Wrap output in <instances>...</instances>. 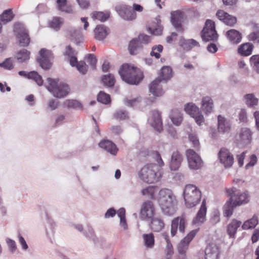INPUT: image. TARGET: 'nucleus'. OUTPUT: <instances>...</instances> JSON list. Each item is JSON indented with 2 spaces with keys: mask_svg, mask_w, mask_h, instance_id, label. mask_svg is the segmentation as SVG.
I'll list each match as a JSON object with an SVG mask.
<instances>
[{
  "mask_svg": "<svg viewBox=\"0 0 259 259\" xmlns=\"http://www.w3.org/2000/svg\"><path fill=\"white\" fill-rule=\"evenodd\" d=\"M226 191L230 196V198L224 205V215L230 217L235 207L246 203L249 201V196L247 192H241L235 187L227 189Z\"/></svg>",
  "mask_w": 259,
  "mask_h": 259,
  "instance_id": "f257e3e1",
  "label": "nucleus"
},
{
  "mask_svg": "<svg viewBox=\"0 0 259 259\" xmlns=\"http://www.w3.org/2000/svg\"><path fill=\"white\" fill-rule=\"evenodd\" d=\"M158 202L164 214L171 215L176 211L177 201L170 189L164 188L159 191Z\"/></svg>",
  "mask_w": 259,
  "mask_h": 259,
  "instance_id": "f03ea898",
  "label": "nucleus"
},
{
  "mask_svg": "<svg viewBox=\"0 0 259 259\" xmlns=\"http://www.w3.org/2000/svg\"><path fill=\"white\" fill-rule=\"evenodd\" d=\"M119 73L123 81L131 84H138L143 77L141 70L131 64H123Z\"/></svg>",
  "mask_w": 259,
  "mask_h": 259,
  "instance_id": "7ed1b4c3",
  "label": "nucleus"
},
{
  "mask_svg": "<svg viewBox=\"0 0 259 259\" xmlns=\"http://www.w3.org/2000/svg\"><path fill=\"white\" fill-rule=\"evenodd\" d=\"M183 196L186 206L188 208H191L200 202L201 198V192L195 185L188 184L186 185L185 187Z\"/></svg>",
  "mask_w": 259,
  "mask_h": 259,
  "instance_id": "20e7f679",
  "label": "nucleus"
},
{
  "mask_svg": "<svg viewBox=\"0 0 259 259\" xmlns=\"http://www.w3.org/2000/svg\"><path fill=\"white\" fill-rule=\"evenodd\" d=\"M47 81L48 84L46 88L54 97H64L69 95L70 89L67 84L59 83L58 80L50 77L47 78Z\"/></svg>",
  "mask_w": 259,
  "mask_h": 259,
  "instance_id": "39448f33",
  "label": "nucleus"
},
{
  "mask_svg": "<svg viewBox=\"0 0 259 259\" xmlns=\"http://www.w3.org/2000/svg\"><path fill=\"white\" fill-rule=\"evenodd\" d=\"M157 166L154 164H149L144 166L140 170L139 176L144 182L152 183L157 181L156 170Z\"/></svg>",
  "mask_w": 259,
  "mask_h": 259,
  "instance_id": "423d86ee",
  "label": "nucleus"
},
{
  "mask_svg": "<svg viewBox=\"0 0 259 259\" xmlns=\"http://www.w3.org/2000/svg\"><path fill=\"white\" fill-rule=\"evenodd\" d=\"M201 37L205 41H215L218 39V35L215 30L214 23L210 20H207L205 26L202 31Z\"/></svg>",
  "mask_w": 259,
  "mask_h": 259,
  "instance_id": "0eeeda50",
  "label": "nucleus"
},
{
  "mask_svg": "<svg viewBox=\"0 0 259 259\" xmlns=\"http://www.w3.org/2000/svg\"><path fill=\"white\" fill-rule=\"evenodd\" d=\"M14 31L21 46L25 47L29 45L30 38L23 24L20 23H16L14 27Z\"/></svg>",
  "mask_w": 259,
  "mask_h": 259,
  "instance_id": "6e6552de",
  "label": "nucleus"
},
{
  "mask_svg": "<svg viewBox=\"0 0 259 259\" xmlns=\"http://www.w3.org/2000/svg\"><path fill=\"white\" fill-rule=\"evenodd\" d=\"M186 112L194 118L197 124L200 125L204 122V118L199 108L194 104L189 103L185 105Z\"/></svg>",
  "mask_w": 259,
  "mask_h": 259,
  "instance_id": "1a4fd4ad",
  "label": "nucleus"
},
{
  "mask_svg": "<svg viewBox=\"0 0 259 259\" xmlns=\"http://www.w3.org/2000/svg\"><path fill=\"white\" fill-rule=\"evenodd\" d=\"M187 225L185 217L183 215L175 218L171 222V235L174 236L179 231L180 233H184Z\"/></svg>",
  "mask_w": 259,
  "mask_h": 259,
  "instance_id": "9d476101",
  "label": "nucleus"
},
{
  "mask_svg": "<svg viewBox=\"0 0 259 259\" xmlns=\"http://www.w3.org/2000/svg\"><path fill=\"white\" fill-rule=\"evenodd\" d=\"M186 155L190 168L198 169L202 166V161L201 158L193 150H187Z\"/></svg>",
  "mask_w": 259,
  "mask_h": 259,
  "instance_id": "9b49d317",
  "label": "nucleus"
},
{
  "mask_svg": "<svg viewBox=\"0 0 259 259\" xmlns=\"http://www.w3.org/2000/svg\"><path fill=\"white\" fill-rule=\"evenodd\" d=\"M116 11L119 16L123 20L131 21L137 18L136 13L133 11L131 7L127 5H121L116 7Z\"/></svg>",
  "mask_w": 259,
  "mask_h": 259,
  "instance_id": "f8f14e48",
  "label": "nucleus"
},
{
  "mask_svg": "<svg viewBox=\"0 0 259 259\" xmlns=\"http://www.w3.org/2000/svg\"><path fill=\"white\" fill-rule=\"evenodd\" d=\"M53 56L50 51L45 49L40 50L39 56L37 58V61L43 69H48L50 68Z\"/></svg>",
  "mask_w": 259,
  "mask_h": 259,
  "instance_id": "ddd939ff",
  "label": "nucleus"
},
{
  "mask_svg": "<svg viewBox=\"0 0 259 259\" xmlns=\"http://www.w3.org/2000/svg\"><path fill=\"white\" fill-rule=\"evenodd\" d=\"M221 163L227 168L231 167L234 163V157L230 151L226 148H222L218 153Z\"/></svg>",
  "mask_w": 259,
  "mask_h": 259,
  "instance_id": "4468645a",
  "label": "nucleus"
},
{
  "mask_svg": "<svg viewBox=\"0 0 259 259\" xmlns=\"http://www.w3.org/2000/svg\"><path fill=\"white\" fill-rule=\"evenodd\" d=\"M149 124L157 132L162 131V121L161 113L157 110L151 112V116L148 119Z\"/></svg>",
  "mask_w": 259,
  "mask_h": 259,
  "instance_id": "2eb2a0df",
  "label": "nucleus"
},
{
  "mask_svg": "<svg viewBox=\"0 0 259 259\" xmlns=\"http://www.w3.org/2000/svg\"><path fill=\"white\" fill-rule=\"evenodd\" d=\"M252 139V132L247 127L240 129L236 136V140L238 144L246 145L250 143Z\"/></svg>",
  "mask_w": 259,
  "mask_h": 259,
  "instance_id": "dca6fc26",
  "label": "nucleus"
},
{
  "mask_svg": "<svg viewBox=\"0 0 259 259\" xmlns=\"http://www.w3.org/2000/svg\"><path fill=\"white\" fill-rule=\"evenodd\" d=\"M198 232L197 230H193L181 241L178 245V250L179 253L183 254L188 248L189 243L192 240Z\"/></svg>",
  "mask_w": 259,
  "mask_h": 259,
  "instance_id": "f3484780",
  "label": "nucleus"
},
{
  "mask_svg": "<svg viewBox=\"0 0 259 259\" xmlns=\"http://www.w3.org/2000/svg\"><path fill=\"white\" fill-rule=\"evenodd\" d=\"M155 208L153 203L150 201L145 202L141 209V215L143 219L149 220L154 217Z\"/></svg>",
  "mask_w": 259,
  "mask_h": 259,
  "instance_id": "a211bd4d",
  "label": "nucleus"
},
{
  "mask_svg": "<svg viewBox=\"0 0 259 259\" xmlns=\"http://www.w3.org/2000/svg\"><path fill=\"white\" fill-rule=\"evenodd\" d=\"M171 22L175 28L178 30L181 31L182 23L184 20V13L180 10L171 12Z\"/></svg>",
  "mask_w": 259,
  "mask_h": 259,
  "instance_id": "6ab92c4d",
  "label": "nucleus"
},
{
  "mask_svg": "<svg viewBox=\"0 0 259 259\" xmlns=\"http://www.w3.org/2000/svg\"><path fill=\"white\" fill-rule=\"evenodd\" d=\"M216 16L220 20L223 21L227 25L233 26L236 23L237 19L235 17L223 10L218 11Z\"/></svg>",
  "mask_w": 259,
  "mask_h": 259,
  "instance_id": "aec40b11",
  "label": "nucleus"
},
{
  "mask_svg": "<svg viewBox=\"0 0 259 259\" xmlns=\"http://www.w3.org/2000/svg\"><path fill=\"white\" fill-rule=\"evenodd\" d=\"M231 127L230 120L221 115L218 116V131L219 133H228L231 130Z\"/></svg>",
  "mask_w": 259,
  "mask_h": 259,
  "instance_id": "412c9836",
  "label": "nucleus"
},
{
  "mask_svg": "<svg viewBox=\"0 0 259 259\" xmlns=\"http://www.w3.org/2000/svg\"><path fill=\"white\" fill-rule=\"evenodd\" d=\"M161 79L159 77L156 78L149 85V91L152 95L158 97L163 95L164 91L160 84Z\"/></svg>",
  "mask_w": 259,
  "mask_h": 259,
  "instance_id": "4be33fe9",
  "label": "nucleus"
},
{
  "mask_svg": "<svg viewBox=\"0 0 259 259\" xmlns=\"http://www.w3.org/2000/svg\"><path fill=\"white\" fill-rule=\"evenodd\" d=\"M207 211L206 202L203 199L201 207L198 210L196 216L193 219L192 224L194 225H199L202 224L205 220V215Z\"/></svg>",
  "mask_w": 259,
  "mask_h": 259,
  "instance_id": "5701e85b",
  "label": "nucleus"
},
{
  "mask_svg": "<svg viewBox=\"0 0 259 259\" xmlns=\"http://www.w3.org/2000/svg\"><path fill=\"white\" fill-rule=\"evenodd\" d=\"M182 161V155L178 151L174 152L171 156L169 166L170 169L172 170H178L180 167Z\"/></svg>",
  "mask_w": 259,
  "mask_h": 259,
  "instance_id": "b1692460",
  "label": "nucleus"
},
{
  "mask_svg": "<svg viewBox=\"0 0 259 259\" xmlns=\"http://www.w3.org/2000/svg\"><path fill=\"white\" fill-rule=\"evenodd\" d=\"M99 146L100 148L104 149L112 155H115L118 151L116 145L111 141L108 140L101 141L99 144Z\"/></svg>",
  "mask_w": 259,
  "mask_h": 259,
  "instance_id": "393cba45",
  "label": "nucleus"
},
{
  "mask_svg": "<svg viewBox=\"0 0 259 259\" xmlns=\"http://www.w3.org/2000/svg\"><path fill=\"white\" fill-rule=\"evenodd\" d=\"M226 35L228 39L232 44L239 43L242 38L241 33L235 29H230L227 31Z\"/></svg>",
  "mask_w": 259,
  "mask_h": 259,
  "instance_id": "a878e982",
  "label": "nucleus"
},
{
  "mask_svg": "<svg viewBox=\"0 0 259 259\" xmlns=\"http://www.w3.org/2000/svg\"><path fill=\"white\" fill-rule=\"evenodd\" d=\"M95 38L99 40H103L109 33V29L103 25L97 26L94 30Z\"/></svg>",
  "mask_w": 259,
  "mask_h": 259,
  "instance_id": "bb28decb",
  "label": "nucleus"
},
{
  "mask_svg": "<svg viewBox=\"0 0 259 259\" xmlns=\"http://www.w3.org/2000/svg\"><path fill=\"white\" fill-rule=\"evenodd\" d=\"M149 226L151 229L155 232L161 231L164 226L163 221L160 218L153 217L150 220Z\"/></svg>",
  "mask_w": 259,
  "mask_h": 259,
  "instance_id": "cd10ccee",
  "label": "nucleus"
},
{
  "mask_svg": "<svg viewBox=\"0 0 259 259\" xmlns=\"http://www.w3.org/2000/svg\"><path fill=\"white\" fill-rule=\"evenodd\" d=\"M67 36L77 44L82 41V35L79 30L70 28L68 30Z\"/></svg>",
  "mask_w": 259,
  "mask_h": 259,
  "instance_id": "c85d7f7f",
  "label": "nucleus"
},
{
  "mask_svg": "<svg viewBox=\"0 0 259 259\" xmlns=\"http://www.w3.org/2000/svg\"><path fill=\"white\" fill-rule=\"evenodd\" d=\"M201 108L206 114L212 112L213 109V103L211 98H202Z\"/></svg>",
  "mask_w": 259,
  "mask_h": 259,
  "instance_id": "c756f323",
  "label": "nucleus"
},
{
  "mask_svg": "<svg viewBox=\"0 0 259 259\" xmlns=\"http://www.w3.org/2000/svg\"><path fill=\"white\" fill-rule=\"evenodd\" d=\"M169 118L172 123L177 126L179 125L183 120L182 113L178 109H174L171 110Z\"/></svg>",
  "mask_w": 259,
  "mask_h": 259,
  "instance_id": "7c9ffc66",
  "label": "nucleus"
},
{
  "mask_svg": "<svg viewBox=\"0 0 259 259\" xmlns=\"http://www.w3.org/2000/svg\"><path fill=\"white\" fill-rule=\"evenodd\" d=\"M160 22L161 21L159 17L155 19L153 25L149 28L151 33L155 35H159L162 34L163 27L160 24Z\"/></svg>",
  "mask_w": 259,
  "mask_h": 259,
  "instance_id": "2f4dec72",
  "label": "nucleus"
},
{
  "mask_svg": "<svg viewBox=\"0 0 259 259\" xmlns=\"http://www.w3.org/2000/svg\"><path fill=\"white\" fill-rule=\"evenodd\" d=\"M172 77V70L169 66H163L161 69L160 76L159 77L161 80L167 82Z\"/></svg>",
  "mask_w": 259,
  "mask_h": 259,
  "instance_id": "473e14b6",
  "label": "nucleus"
},
{
  "mask_svg": "<svg viewBox=\"0 0 259 259\" xmlns=\"http://www.w3.org/2000/svg\"><path fill=\"white\" fill-rule=\"evenodd\" d=\"M252 49V45L247 42L242 44L239 46L238 49V53L242 56H247L251 54Z\"/></svg>",
  "mask_w": 259,
  "mask_h": 259,
  "instance_id": "72a5a7b5",
  "label": "nucleus"
},
{
  "mask_svg": "<svg viewBox=\"0 0 259 259\" xmlns=\"http://www.w3.org/2000/svg\"><path fill=\"white\" fill-rule=\"evenodd\" d=\"M91 18L94 20H99L101 22H105L110 17V12H94L91 15Z\"/></svg>",
  "mask_w": 259,
  "mask_h": 259,
  "instance_id": "f704fd0d",
  "label": "nucleus"
},
{
  "mask_svg": "<svg viewBox=\"0 0 259 259\" xmlns=\"http://www.w3.org/2000/svg\"><path fill=\"white\" fill-rule=\"evenodd\" d=\"M241 222L236 220H233L228 225L227 232L231 237H234L237 229L241 225Z\"/></svg>",
  "mask_w": 259,
  "mask_h": 259,
  "instance_id": "c9c22d12",
  "label": "nucleus"
},
{
  "mask_svg": "<svg viewBox=\"0 0 259 259\" xmlns=\"http://www.w3.org/2000/svg\"><path fill=\"white\" fill-rule=\"evenodd\" d=\"M14 15L12 9L5 10L3 14L0 15V21L4 24H5L12 21Z\"/></svg>",
  "mask_w": 259,
  "mask_h": 259,
  "instance_id": "e433bc0d",
  "label": "nucleus"
},
{
  "mask_svg": "<svg viewBox=\"0 0 259 259\" xmlns=\"http://www.w3.org/2000/svg\"><path fill=\"white\" fill-rule=\"evenodd\" d=\"M142 48L138 40L134 39L130 41L128 46V50L131 55L136 54L138 51Z\"/></svg>",
  "mask_w": 259,
  "mask_h": 259,
  "instance_id": "4c0bfd02",
  "label": "nucleus"
},
{
  "mask_svg": "<svg viewBox=\"0 0 259 259\" xmlns=\"http://www.w3.org/2000/svg\"><path fill=\"white\" fill-rule=\"evenodd\" d=\"M57 8L58 10L66 13H70L72 11L71 7L67 5L66 0H57Z\"/></svg>",
  "mask_w": 259,
  "mask_h": 259,
  "instance_id": "58836bf2",
  "label": "nucleus"
},
{
  "mask_svg": "<svg viewBox=\"0 0 259 259\" xmlns=\"http://www.w3.org/2000/svg\"><path fill=\"white\" fill-rule=\"evenodd\" d=\"M248 39L249 41H253L254 42L259 43V25H253V32L250 33L247 36Z\"/></svg>",
  "mask_w": 259,
  "mask_h": 259,
  "instance_id": "ea45409f",
  "label": "nucleus"
},
{
  "mask_svg": "<svg viewBox=\"0 0 259 259\" xmlns=\"http://www.w3.org/2000/svg\"><path fill=\"white\" fill-rule=\"evenodd\" d=\"M30 52L26 49L19 51L16 55V58L20 63L27 61L30 58Z\"/></svg>",
  "mask_w": 259,
  "mask_h": 259,
  "instance_id": "a19ab883",
  "label": "nucleus"
},
{
  "mask_svg": "<svg viewBox=\"0 0 259 259\" xmlns=\"http://www.w3.org/2000/svg\"><path fill=\"white\" fill-rule=\"evenodd\" d=\"M258 224L257 217L253 215V217L249 220L246 221L242 226V228L244 230H247L254 228Z\"/></svg>",
  "mask_w": 259,
  "mask_h": 259,
  "instance_id": "79ce46f5",
  "label": "nucleus"
},
{
  "mask_svg": "<svg viewBox=\"0 0 259 259\" xmlns=\"http://www.w3.org/2000/svg\"><path fill=\"white\" fill-rule=\"evenodd\" d=\"M249 62L252 70L259 73V55L252 56L250 58Z\"/></svg>",
  "mask_w": 259,
  "mask_h": 259,
  "instance_id": "37998d69",
  "label": "nucleus"
},
{
  "mask_svg": "<svg viewBox=\"0 0 259 259\" xmlns=\"http://www.w3.org/2000/svg\"><path fill=\"white\" fill-rule=\"evenodd\" d=\"M29 79L33 80L38 86L43 84L44 81L41 76L36 71L29 72Z\"/></svg>",
  "mask_w": 259,
  "mask_h": 259,
  "instance_id": "c03bdc74",
  "label": "nucleus"
},
{
  "mask_svg": "<svg viewBox=\"0 0 259 259\" xmlns=\"http://www.w3.org/2000/svg\"><path fill=\"white\" fill-rule=\"evenodd\" d=\"M102 82L105 85L112 87L114 85L115 80L113 75L109 74L103 77Z\"/></svg>",
  "mask_w": 259,
  "mask_h": 259,
  "instance_id": "a18cd8bd",
  "label": "nucleus"
},
{
  "mask_svg": "<svg viewBox=\"0 0 259 259\" xmlns=\"http://www.w3.org/2000/svg\"><path fill=\"white\" fill-rule=\"evenodd\" d=\"M64 105L68 108L74 109H81L82 108L81 104L75 99L67 100L64 103Z\"/></svg>",
  "mask_w": 259,
  "mask_h": 259,
  "instance_id": "49530a36",
  "label": "nucleus"
},
{
  "mask_svg": "<svg viewBox=\"0 0 259 259\" xmlns=\"http://www.w3.org/2000/svg\"><path fill=\"white\" fill-rule=\"evenodd\" d=\"M145 245L148 247H152L154 244V235L152 233L144 234L143 235Z\"/></svg>",
  "mask_w": 259,
  "mask_h": 259,
  "instance_id": "de8ad7c7",
  "label": "nucleus"
},
{
  "mask_svg": "<svg viewBox=\"0 0 259 259\" xmlns=\"http://www.w3.org/2000/svg\"><path fill=\"white\" fill-rule=\"evenodd\" d=\"M63 24V20L59 17H54L50 22V26L53 29L58 30Z\"/></svg>",
  "mask_w": 259,
  "mask_h": 259,
  "instance_id": "09e8293b",
  "label": "nucleus"
},
{
  "mask_svg": "<svg viewBox=\"0 0 259 259\" xmlns=\"http://www.w3.org/2000/svg\"><path fill=\"white\" fill-rule=\"evenodd\" d=\"M113 117L117 120H125L128 118V112L123 110H117L114 113Z\"/></svg>",
  "mask_w": 259,
  "mask_h": 259,
  "instance_id": "8fccbe9b",
  "label": "nucleus"
},
{
  "mask_svg": "<svg viewBox=\"0 0 259 259\" xmlns=\"http://www.w3.org/2000/svg\"><path fill=\"white\" fill-rule=\"evenodd\" d=\"M156 191V187L154 186H148L143 189L141 191L143 195L146 196L149 198H153Z\"/></svg>",
  "mask_w": 259,
  "mask_h": 259,
  "instance_id": "3c124183",
  "label": "nucleus"
},
{
  "mask_svg": "<svg viewBox=\"0 0 259 259\" xmlns=\"http://www.w3.org/2000/svg\"><path fill=\"white\" fill-rule=\"evenodd\" d=\"M162 50L163 47L162 45L154 46L152 47L150 55L151 56H154L155 58L158 59L160 57V53L162 52Z\"/></svg>",
  "mask_w": 259,
  "mask_h": 259,
  "instance_id": "603ef678",
  "label": "nucleus"
},
{
  "mask_svg": "<svg viewBox=\"0 0 259 259\" xmlns=\"http://www.w3.org/2000/svg\"><path fill=\"white\" fill-rule=\"evenodd\" d=\"M139 98H125L124 100V104L128 107H135L139 105L141 101Z\"/></svg>",
  "mask_w": 259,
  "mask_h": 259,
  "instance_id": "864d4df0",
  "label": "nucleus"
},
{
  "mask_svg": "<svg viewBox=\"0 0 259 259\" xmlns=\"http://www.w3.org/2000/svg\"><path fill=\"white\" fill-rule=\"evenodd\" d=\"M199 43L193 39H189L186 40L184 48L185 49L190 50L195 47H199Z\"/></svg>",
  "mask_w": 259,
  "mask_h": 259,
  "instance_id": "5fc2aeb1",
  "label": "nucleus"
},
{
  "mask_svg": "<svg viewBox=\"0 0 259 259\" xmlns=\"http://www.w3.org/2000/svg\"><path fill=\"white\" fill-rule=\"evenodd\" d=\"M76 68L79 72L82 74H85L88 71V66L83 61L79 62L76 65Z\"/></svg>",
  "mask_w": 259,
  "mask_h": 259,
  "instance_id": "6e6d98bb",
  "label": "nucleus"
},
{
  "mask_svg": "<svg viewBox=\"0 0 259 259\" xmlns=\"http://www.w3.org/2000/svg\"><path fill=\"white\" fill-rule=\"evenodd\" d=\"M0 67L8 70L12 69L13 68L12 60L10 58L7 59L4 62L0 63Z\"/></svg>",
  "mask_w": 259,
  "mask_h": 259,
  "instance_id": "4d7b16f0",
  "label": "nucleus"
},
{
  "mask_svg": "<svg viewBox=\"0 0 259 259\" xmlns=\"http://www.w3.org/2000/svg\"><path fill=\"white\" fill-rule=\"evenodd\" d=\"M245 103L248 107L254 108L258 103L257 98H246Z\"/></svg>",
  "mask_w": 259,
  "mask_h": 259,
  "instance_id": "13d9d810",
  "label": "nucleus"
},
{
  "mask_svg": "<svg viewBox=\"0 0 259 259\" xmlns=\"http://www.w3.org/2000/svg\"><path fill=\"white\" fill-rule=\"evenodd\" d=\"M6 242L8 244L9 249L11 250V252L13 253L17 249L15 241L10 238H7L6 239Z\"/></svg>",
  "mask_w": 259,
  "mask_h": 259,
  "instance_id": "bf43d9fd",
  "label": "nucleus"
},
{
  "mask_svg": "<svg viewBox=\"0 0 259 259\" xmlns=\"http://www.w3.org/2000/svg\"><path fill=\"white\" fill-rule=\"evenodd\" d=\"M189 139L191 142L192 143L193 146L197 148L199 146V142L197 137L194 134H191L189 135Z\"/></svg>",
  "mask_w": 259,
  "mask_h": 259,
  "instance_id": "052dcab7",
  "label": "nucleus"
},
{
  "mask_svg": "<svg viewBox=\"0 0 259 259\" xmlns=\"http://www.w3.org/2000/svg\"><path fill=\"white\" fill-rule=\"evenodd\" d=\"M137 39L138 40L141 45H142V44H147L149 43L151 40L149 36L143 34L139 35Z\"/></svg>",
  "mask_w": 259,
  "mask_h": 259,
  "instance_id": "680f3d73",
  "label": "nucleus"
},
{
  "mask_svg": "<svg viewBox=\"0 0 259 259\" xmlns=\"http://www.w3.org/2000/svg\"><path fill=\"white\" fill-rule=\"evenodd\" d=\"M87 62L93 68H95L97 63V59L94 55L89 54L88 56Z\"/></svg>",
  "mask_w": 259,
  "mask_h": 259,
  "instance_id": "e2e57ef3",
  "label": "nucleus"
},
{
  "mask_svg": "<svg viewBox=\"0 0 259 259\" xmlns=\"http://www.w3.org/2000/svg\"><path fill=\"white\" fill-rule=\"evenodd\" d=\"M59 102L57 99H53L50 101L49 103V107L52 110L56 109L58 106Z\"/></svg>",
  "mask_w": 259,
  "mask_h": 259,
  "instance_id": "0e129e2a",
  "label": "nucleus"
},
{
  "mask_svg": "<svg viewBox=\"0 0 259 259\" xmlns=\"http://www.w3.org/2000/svg\"><path fill=\"white\" fill-rule=\"evenodd\" d=\"M246 152H243L237 156V161L239 166L243 165V161L245 156Z\"/></svg>",
  "mask_w": 259,
  "mask_h": 259,
  "instance_id": "69168bd1",
  "label": "nucleus"
},
{
  "mask_svg": "<svg viewBox=\"0 0 259 259\" xmlns=\"http://www.w3.org/2000/svg\"><path fill=\"white\" fill-rule=\"evenodd\" d=\"M168 135L172 138H177V133L175 128L173 127L170 126L167 130Z\"/></svg>",
  "mask_w": 259,
  "mask_h": 259,
  "instance_id": "338daca9",
  "label": "nucleus"
},
{
  "mask_svg": "<svg viewBox=\"0 0 259 259\" xmlns=\"http://www.w3.org/2000/svg\"><path fill=\"white\" fill-rule=\"evenodd\" d=\"M116 214V210L114 208H110L108 209L105 214V218L113 217Z\"/></svg>",
  "mask_w": 259,
  "mask_h": 259,
  "instance_id": "774afa93",
  "label": "nucleus"
}]
</instances>
